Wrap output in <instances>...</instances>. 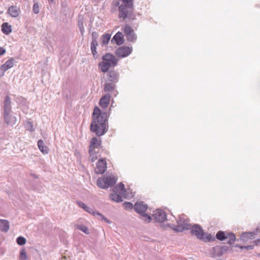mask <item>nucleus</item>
Here are the masks:
<instances>
[{"label":"nucleus","instance_id":"obj_48","mask_svg":"<svg viewBox=\"0 0 260 260\" xmlns=\"http://www.w3.org/2000/svg\"><path fill=\"white\" fill-rule=\"evenodd\" d=\"M95 181L96 182V184L98 185V180H95Z\"/></svg>","mask_w":260,"mask_h":260},{"label":"nucleus","instance_id":"obj_38","mask_svg":"<svg viewBox=\"0 0 260 260\" xmlns=\"http://www.w3.org/2000/svg\"><path fill=\"white\" fill-rule=\"evenodd\" d=\"M25 127L26 129L29 131L33 132L34 131L32 123L30 121L26 122L25 125Z\"/></svg>","mask_w":260,"mask_h":260},{"label":"nucleus","instance_id":"obj_49","mask_svg":"<svg viewBox=\"0 0 260 260\" xmlns=\"http://www.w3.org/2000/svg\"><path fill=\"white\" fill-rule=\"evenodd\" d=\"M98 145H99V147L100 146V142L99 141V143H98Z\"/></svg>","mask_w":260,"mask_h":260},{"label":"nucleus","instance_id":"obj_32","mask_svg":"<svg viewBox=\"0 0 260 260\" xmlns=\"http://www.w3.org/2000/svg\"><path fill=\"white\" fill-rule=\"evenodd\" d=\"M229 239L228 243L230 244H233L236 240V236L233 233H227L226 239Z\"/></svg>","mask_w":260,"mask_h":260},{"label":"nucleus","instance_id":"obj_36","mask_svg":"<svg viewBox=\"0 0 260 260\" xmlns=\"http://www.w3.org/2000/svg\"><path fill=\"white\" fill-rule=\"evenodd\" d=\"M19 258L20 260H26L27 254L24 249H22L20 252Z\"/></svg>","mask_w":260,"mask_h":260},{"label":"nucleus","instance_id":"obj_20","mask_svg":"<svg viewBox=\"0 0 260 260\" xmlns=\"http://www.w3.org/2000/svg\"><path fill=\"white\" fill-rule=\"evenodd\" d=\"M107 169V164L105 158L99 160V174H103Z\"/></svg>","mask_w":260,"mask_h":260},{"label":"nucleus","instance_id":"obj_27","mask_svg":"<svg viewBox=\"0 0 260 260\" xmlns=\"http://www.w3.org/2000/svg\"><path fill=\"white\" fill-rule=\"evenodd\" d=\"M38 146L40 150L44 154H47L48 153V148L45 145L43 140H40L38 142Z\"/></svg>","mask_w":260,"mask_h":260},{"label":"nucleus","instance_id":"obj_12","mask_svg":"<svg viewBox=\"0 0 260 260\" xmlns=\"http://www.w3.org/2000/svg\"><path fill=\"white\" fill-rule=\"evenodd\" d=\"M12 112L3 113V118L5 122L8 125L13 126L16 124L17 118L12 114Z\"/></svg>","mask_w":260,"mask_h":260},{"label":"nucleus","instance_id":"obj_25","mask_svg":"<svg viewBox=\"0 0 260 260\" xmlns=\"http://www.w3.org/2000/svg\"><path fill=\"white\" fill-rule=\"evenodd\" d=\"M10 228L9 222L7 220L0 219V230L3 232H7Z\"/></svg>","mask_w":260,"mask_h":260},{"label":"nucleus","instance_id":"obj_51","mask_svg":"<svg viewBox=\"0 0 260 260\" xmlns=\"http://www.w3.org/2000/svg\"><path fill=\"white\" fill-rule=\"evenodd\" d=\"M259 241H260V240Z\"/></svg>","mask_w":260,"mask_h":260},{"label":"nucleus","instance_id":"obj_41","mask_svg":"<svg viewBox=\"0 0 260 260\" xmlns=\"http://www.w3.org/2000/svg\"><path fill=\"white\" fill-rule=\"evenodd\" d=\"M123 207L126 210L132 209L133 205L130 202H125L123 203Z\"/></svg>","mask_w":260,"mask_h":260},{"label":"nucleus","instance_id":"obj_4","mask_svg":"<svg viewBox=\"0 0 260 260\" xmlns=\"http://www.w3.org/2000/svg\"><path fill=\"white\" fill-rule=\"evenodd\" d=\"M99 137L104 135L108 131L107 114L102 112L99 108Z\"/></svg>","mask_w":260,"mask_h":260},{"label":"nucleus","instance_id":"obj_45","mask_svg":"<svg viewBox=\"0 0 260 260\" xmlns=\"http://www.w3.org/2000/svg\"><path fill=\"white\" fill-rule=\"evenodd\" d=\"M6 52L5 49L2 47H0V56L4 54Z\"/></svg>","mask_w":260,"mask_h":260},{"label":"nucleus","instance_id":"obj_47","mask_svg":"<svg viewBox=\"0 0 260 260\" xmlns=\"http://www.w3.org/2000/svg\"><path fill=\"white\" fill-rule=\"evenodd\" d=\"M48 1L49 3L50 4H52V3H53V2H54V0H48Z\"/></svg>","mask_w":260,"mask_h":260},{"label":"nucleus","instance_id":"obj_42","mask_svg":"<svg viewBox=\"0 0 260 260\" xmlns=\"http://www.w3.org/2000/svg\"><path fill=\"white\" fill-rule=\"evenodd\" d=\"M100 217L102 220H104L107 223L110 224L111 221H110L109 219L104 217L103 215L99 213V218Z\"/></svg>","mask_w":260,"mask_h":260},{"label":"nucleus","instance_id":"obj_22","mask_svg":"<svg viewBox=\"0 0 260 260\" xmlns=\"http://www.w3.org/2000/svg\"><path fill=\"white\" fill-rule=\"evenodd\" d=\"M257 231L243 233L241 235V239L244 241H247L249 239H253Z\"/></svg>","mask_w":260,"mask_h":260},{"label":"nucleus","instance_id":"obj_9","mask_svg":"<svg viewBox=\"0 0 260 260\" xmlns=\"http://www.w3.org/2000/svg\"><path fill=\"white\" fill-rule=\"evenodd\" d=\"M126 39L129 42H135L137 39L134 30L128 25H126L123 29Z\"/></svg>","mask_w":260,"mask_h":260},{"label":"nucleus","instance_id":"obj_19","mask_svg":"<svg viewBox=\"0 0 260 260\" xmlns=\"http://www.w3.org/2000/svg\"><path fill=\"white\" fill-rule=\"evenodd\" d=\"M76 203L80 208H82L84 211L88 212L89 213L94 215L98 214V212L94 211L93 209L88 207L83 202L80 201H77Z\"/></svg>","mask_w":260,"mask_h":260},{"label":"nucleus","instance_id":"obj_13","mask_svg":"<svg viewBox=\"0 0 260 260\" xmlns=\"http://www.w3.org/2000/svg\"><path fill=\"white\" fill-rule=\"evenodd\" d=\"M228 249L226 246H216L212 248L214 256H220L225 253Z\"/></svg>","mask_w":260,"mask_h":260},{"label":"nucleus","instance_id":"obj_31","mask_svg":"<svg viewBox=\"0 0 260 260\" xmlns=\"http://www.w3.org/2000/svg\"><path fill=\"white\" fill-rule=\"evenodd\" d=\"M111 38V35L109 34H106L102 37V43L103 45H107Z\"/></svg>","mask_w":260,"mask_h":260},{"label":"nucleus","instance_id":"obj_18","mask_svg":"<svg viewBox=\"0 0 260 260\" xmlns=\"http://www.w3.org/2000/svg\"><path fill=\"white\" fill-rule=\"evenodd\" d=\"M110 98V94L106 93L100 99L99 104L103 108H107L109 104Z\"/></svg>","mask_w":260,"mask_h":260},{"label":"nucleus","instance_id":"obj_10","mask_svg":"<svg viewBox=\"0 0 260 260\" xmlns=\"http://www.w3.org/2000/svg\"><path fill=\"white\" fill-rule=\"evenodd\" d=\"M132 47L122 46L116 50V54L120 57H124L129 55L132 52Z\"/></svg>","mask_w":260,"mask_h":260},{"label":"nucleus","instance_id":"obj_46","mask_svg":"<svg viewBox=\"0 0 260 260\" xmlns=\"http://www.w3.org/2000/svg\"><path fill=\"white\" fill-rule=\"evenodd\" d=\"M95 165H96V167L94 169V173L96 174H98V171H96V168H98V161L95 162Z\"/></svg>","mask_w":260,"mask_h":260},{"label":"nucleus","instance_id":"obj_14","mask_svg":"<svg viewBox=\"0 0 260 260\" xmlns=\"http://www.w3.org/2000/svg\"><path fill=\"white\" fill-rule=\"evenodd\" d=\"M119 76L118 72L115 70L109 71L106 75L108 80L113 83H116L118 81Z\"/></svg>","mask_w":260,"mask_h":260},{"label":"nucleus","instance_id":"obj_6","mask_svg":"<svg viewBox=\"0 0 260 260\" xmlns=\"http://www.w3.org/2000/svg\"><path fill=\"white\" fill-rule=\"evenodd\" d=\"M177 223V225L172 226V229L177 232H182L184 230H187L191 228V224L189 223L188 219L184 214L179 216Z\"/></svg>","mask_w":260,"mask_h":260},{"label":"nucleus","instance_id":"obj_11","mask_svg":"<svg viewBox=\"0 0 260 260\" xmlns=\"http://www.w3.org/2000/svg\"><path fill=\"white\" fill-rule=\"evenodd\" d=\"M152 215L155 221L158 222H163L167 219L166 213L160 209L156 210Z\"/></svg>","mask_w":260,"mask_h":260},{"label":"nucleus","instance_id":"obj_35","mask_svg":"<svg viewBox=\"0 0 260 260\" xmlns=\"http://www.w3.org/2000/svg\"><path fill=\"white\" fill-rule=\"evenodd\" d=\"M17 243L19 245H23L26 243V240L22 236L18 237L16 239Z\"/></svg>","mask_w":260,"mask_h":260},{"label":"nucleus","instance_id":"obj_43","mask_svg":"<svg viewBox=\"0 0 260 260\" xmlns=\"http://www.w3.org/2000/svg\"><path fill=\"white\" fill-rule=\"evenodd\" d=\"M2 66L0 67V78L4 75V74L6 70H4Z\"/></svg>","mask_w":260,"mask_h":260},{"label":"nucleus","instance_id":"obj_50","mask_svg":"<svg viewBox=\"0 0 260 260\" xmlns=\"http://www.w3.org/2000/svg\"><path fill=\"white\" fill-rule=\"evenodd\" d=\"M259 256H260V253L259 254Z\"/></svg>","mask_w":260,"mask_h":260},{"label":"nucleus","instance_id":"obj_37","mask_svg":"<svg viewBox=\"0 0 260 260\" xmlns=\"http://www.w3.org/2000/svg\"><path fill=\"white\" fill-rule=\"evenodd\" d=\"M77 228L81 231H82L85 234H88V229L87 228V226L84 225H76Z\"/></svg>","mask_w":260,"mask_h":260},{"label":"nucleus","instance_id":"obj_24","mask_svg":"<svg viewBox=\"0 0 260 260\" xmlns=\"http://www.w3.org/2000/svg\"><path fill=\"white\" fill-rule=\"evenodd\" d=\"M8 13L13 17H17L20 13V10L17 7L12 6L8 10Z\"/></svg>","mask_w":260,"mask_h":260},{"label":"nucleus","instance_id":"obj_39","mask_svg":"<svg viewBox=\"0 0 260 260\" xmlns=\"http://www.w3.org/2000/svg\"><path fill=\"white\" fill-rule=\"evenodd\" d=\"M142 219L147 222H149L151 220V217L150 215L146 214L145 213L141 214Z\"/></svg>","mask_w":260,"mask_h":260},{"label":"nucleus","instance_id":"obj_16","mask_svg":"<svg viewBox=\"0 0 260 260\" xmlns=\"http://www.w3.org/2000/svg\"><path fill=\"white\" fill-rule=\"evenodd\" d=\"M147 208V205L143 202L136 203L134 206L135 211L140 214L145 213Z\"/></svg>","mask_w":260,"mask_h":260},{"label":"nucleus","instance_id":"obj_23","mask_svg":"<svg viewBox=\"0 0 260 260\" xmlns=\"http://www.w3.org/2000/svg\"><path fill=\"white\" fill-rule=\"evenodd\" d=\"M113 191L120 194L121 196L125 194L126 190L124 185L122 183H120L113 188Z\"/></svg>","mask_w":260,"mask_h":260},{"label":"nucleus","instance_id":"obj_34","mask_svg":"<svg viewBox=\"0 0 260 260\" xmlns=\"http://www.w3.org/2000/svg\"><path fill=\"white\" fill-rule=\"evenodd\" d=\"M226 235H225L224 232L220 231L217 233L216 237L219 240L223 241V240L226 239Z\"/></svg>","mask_w":260,"mask_h":260},{"label":"nucleus","instance_id":"obj_2","mask_svg":"<svg viewBox=\"0 0 260 260\" xmlns=\"http://www.w3.org/2000/svg\"><path fill=\"white\" fill-rule=\"evenodd\" d=\"M190 232L192 235H194L199 239L205 242H209L215 240L210 234L204 233L202 227L199 224L193 225Z\"/></svg>","mask_w":260,"mask_h":260},{"label":"nucleus","instance_id":"obj_28","mask_svg":"<svg viewBox=\"0 0 260 260\" xmlns=\"http://www.w3.org/2000/svg\"><path fill=\"white\" fill-rule=\"evenodd\" d=\"M2 31L5 35H8L12 31L11 26L5 22L2 25Z\"/></svg>","mask_w":260,"mask_h":260},{"label":"nucleus","instance_id":"obj_17","mask_svg":"<svg viewBox=\"0 0 260 260\" xmlns=\"http://www.w3.org/2000/svg\"><path fill=\"white\" fill-rule=\"evenodd\" d=\"M3 113L12 112V106L11 99L9 95H7L4 102Z\"/></svg>","mask_w":260,"mask_h":260},{"label":"nucleus","instance_id":"obj_30","mask_svg":"<svg viewBox=\"0 0 260 260\" xmlns=\"http://www.w3.org/2000/svg\"><path fill=\"white\" fill-rule=\"evenodd\" d=\"M78 27L82 35H83L84 28L83 25V17L81 15L78 16Z\"/></svg>","mask_w":260,"mask_h":260},{"label":"nucleus","instance_id":"obj_15","mask_svg":"<svg viewBox=\"0 0 260 260\" xmlns=\"http://www.w3.org/2000/svg\"><path fill=\"white\" fill-rule=\"evenodd\" d=\"M92 41L91 43V50L92 53L93 55L94 58H96L98 57V55H96V46L98 45V42L96 41L97 38V34L96 32H93L92 34Z\"/></svg>","mask_w":260,"mask_h":260},{"label":"nucleus","instance_id":"obj_5","mask_svg":"<svg viewBox=\"0 0 260 260\" xmlns=\"http://www.w3.org/2000/svg\"><path fill=\"white\" fill-rule=\"evenodd\" d=\"M117 177L113 175H104L99 178V187L103 189L107 188L114 185L117 181Z\"/></svg>","mask_w":260,"mask_h":260},{"label":"nucleus","instance_id":"obj_29","mask_svg":"<svg viewBox=\"0 0 260 260\" xmlns=\"http://www.w3.org/2000/svg\"><path fill=\"white\" fill-rule=\"evenodd\" d=\"M110 199L116 202H120L122 201V197L120 194L115 192H112L110 194Z\"/></svg>","mask_w":260,"mask_h":260},{"label":"nucleus","instance_id":"obj_21","mask_svg":"<svg viewBox=\"0 0 260 260\" xmlns=\"http://www.w3.org/2000/svg\"><path fill=\"white\" fill-rule=\"evenodd\" d=\"M112 42L114 41L118 45H120L123 43V35L122 32H118L113 37L111 40Z\"/></svg>","mask_w":260,"mask_h":260},{"label":"nucleus","instance_id":"obj_8","mask_svg":"<svg viewBox=\"0 0 260 260\" xmlns=\"http://www.w3.org/2000/svg\"><path fill=\"white\" fill-rule=\"evenodd\" d=\"M90 131L98 136V106H95L92 114V120L90 124Z\"/></svg>","mask_w":260,"mask_h":260},{"label":"nucleus","instance_id":"obj_33","mask_svg":"<svg viewBox=\"0 0 260 260\" xmlns=\"http://www.w3.org/2000/svg\"><path fill=\"white\" fill-rule=\"evenodd\" d=\"M115 84L114 83H106L104 87V90L106 91H110L112 90L115 88Z\"/></svg>","mask_w":260,"mask_h":260},{"label":"nucleus","instance_id":"obj_26","mask_svg":"<svg viewBox=\"0 0 260 260\" xmlns=\"http://www.w3.org/2000/svg\"><path fill=\"white\" fill-rule=\"evenodd\" d=\"M15 60L14 58H11L8 59L4 64H3L2 66L3 68H4V70L7 71L9 69L12 68L14 64Z\"/></svg>","mask_w":260,"mask_h":260},{"label":"nucleus","instance_id":"obj_40","mask_svg":"<svg viewBox=\"0 0 260 260\" xmlns=\"http://www.w3.org/2000/svg\"><path fill=\"white\" fill-rule=\"evenodd\" d=\"M33 12L35 14H38L40 11L39 5L38 3H36L34 4L32 8Z\"/></svg>","mask_w":260,"mask_h":260},{"label":"nucleus","instance_id":"obj_3","mask_svg":"<svg viewBox=\"0 0 260 260\" xmlns=\"http://www.w3.org/2000/svg\"><path fill=\"white\" fill-rule=\"evenodd\" d=\"M103 61L100 64L101 69L103 72H107L111 67H114L117 64V59L112 54L107 53L103 57Z\"/></svg>","mask_w":260,"mask_h":260},{"label":"nucleus","instance_id":"obj_1","mask_svg":"<svg viewBox=\"0 0 260 260\" xmlns=\"http://www.w3.org/2000/svg\"><path fill=\"white\" fill-rule=\"evenodd\" d=\"M122 4L119 7V17L123 19L128 18L133 19L132 12L133 0H121Z\"/></svg>","mask_w":260,"mask_h":260},{"label":"nucleus","instance_id":"obj_7","mask_svg":"<svg viewBox=\"0 0 260 260\" xmlns=\"http://www.w3.org/2000/svg\"><path fill=\"white\" fill-rule=\"evenodd\" d=\"M96 148H98V138L93 137L90 141L88 150L89 160L91 162H94L98 159V154L95 151Z\"/></svg>","mask_w":260,"mask_h":260},{"label":"nucleus","instance_id":"obj_44","mask_svg":"<svg viewBox=\"0 0 260 260\" xmlns=\"http://www.w3.org/2000/svg\"><path fill=\"white\" fill-rule=\"evenodd\" d=\"M241 249H246L247 250H250V249H253V246H241Z\"/></svg>","mask_w":260,"mask_h":260}]
</instances>
